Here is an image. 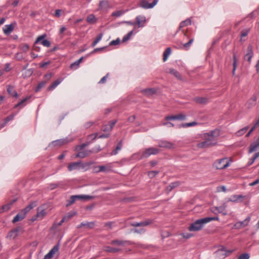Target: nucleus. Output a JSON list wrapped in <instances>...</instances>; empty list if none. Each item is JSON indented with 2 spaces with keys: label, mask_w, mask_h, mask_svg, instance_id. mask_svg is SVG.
I'll list each match as a JSON object with an SVG mask.
<instances>
[{
  "label": "nucleus",
  "mask_w": 259,
  "mask_h": 259,
  "mask_svg": "<svg viewBox=\"0 0 259 259\" xmlns=\"http://www.w3.org/2000/svg\"><path fill=\"white\" fill-rule=\"evenodd\" d=\"M220 132L214 130L204 134V141L199 143L197 147L199 148H207L214 146L217 144V138L219 136Z\"/></svg>",
  "instance_id": "1"
},
{
  "label": "nucleus",
  "mask_w": 259,
  "mask_h": 259,
  "mask_svg": "<svg viewBox=\"0 0 259 259\" xmlns=\"http://www.w3.org/2000/svg\"><path fill=\"white\" fill-rule=\"evenodd\" d=\"M219 218L218 217H207L199 219L193 223L191 224L189 227V230L190 231H198L202 229L204 224L207 223L211 221H218Z\"/></svg>",
  "instance_id": "2"
},
{
  "label": "nucleus",
  "mask_w": 259,
  "mask_h": 259,
  "mask_svg": "<svg viewBox=\"0 0 259 259\" xmlns=\"http://www.w3.org/2000/svg\"><path fill=\"white\" fill-rule=\"evenodd\" d=\"M160 152V150L154 147H150L147 148L142 152L140 159L148 158L151 155H156Z\"/></svg>",
  "instance_id": "3"
},
{
  "label": "nucleus",
  "mask_w": 259,
  "mask_h": 259,
  "mask_svg": "<svg viewBox=\"0 0 259 259\" xmlns=\"http://www.w3.org/2000/svg\"><path fill=\"white\" fill-rule=\"evenodd\" d=\"M229 162L227 158H223L216 160L213 164V166L217 169H222L227 168Z\"/></svg>",
  "instance_id": "4"
},
{
  "label": "nucleus",
  "mask_w": 259,
  "mask_h": 259,
  "mask_svg": "<svg viewBox=\"0 0 259 259\" xmlns=\"http://www.w3.org/2000/svg\"><path fill=\"white\" fill-rule=\"evenodd\" d=\"M24 232L23 229L22 227L19 226L16 228L11 230L8 234L7 238L9 239H14L16 238L19 234Z\"/></svg>",
  "instance_id": "5"
},
{
  "label": "nucleus",
  "mask_w": 259,
  "mask_h": 259,
  "mask_svg": "<svg viewBox=\"0 0 259 259\" xmlns=\"http://www.w3.org/2000/svg\"><path fill=\"white\" fill-rule=\"evenodd\" d=\"M46 215V209L44 206H40L37 209V213L31 220L32 221L38 220H40Z\"/></svg>",
  "instance_id": "6"
},
{
  "label": "nucleus",
  "mask_w": 259,
  "mask_h": 259,
  "mask_svg": "<svg viewBox=\"0 0 259 259\" xmlns=\"http://www.w3.org/2000/svg\"><path fill=\"white\" fill-rule=\"evenodd\" d=\"M185 36L187 37L189 39L188 41L184 44L181 43V45H179V46L177 47L178 49L188 50L189 49L192 43L193 42L194 39V37L189 36L186 33H185Z\"/></svg>",
  "instance_id": "7"
},
{
  "label": "nucleus",
  "mask_w": 259,
  "mask_h": 259,
  "mask_svg": "<svg viewBox=\"0 0 259 259\" xmlns=\"http://www.w3.org/2000/svg\"><path fill=\"white\" fill-rule=\"evenodd\" d=\"M158 147L168 149H174L176 148L174 143L166 140H160L158 141Z\"/></svg>",
  "instance_id": "8"
},
{
  "label": "nucleus",
  "mask_w": 259,
  "mask_h": 259,
  "mask_svg": "<svg viewBox=\"0 0 259 259\" xmlns=\"http://www.w3.org/2000/svg\"><path fill=\"white\" fill-rule=\"evenodd\" d=\"M46 37V34L39 36L35 40L34 44L36 45L37 44L40 43L45 47H49L51 45V43L49 40L44 39Z\"/></svg>",
  "instance_id": "9"
},
{
  "label": "nucleus",
  "mask_w": 259,
  "mask_h": 259,
  "mask_svg": "<svg viewBox=\"0 0 259 259\" xmlns=\"http://www.w3.org/2000/svg\"><path fill=\"white\" fill-rule=\"evenodd\" d=\"M158 0H154L152 3H149L145 0H142L140 2L139 5L144 9H150L155 6Z\"/></svg>",
  "instance_id": "10"
},
{
  "label": "nucleus",
  "mask_w": 259,
  "mask_h": 259,
  "mask_svg": "<svg viewBox=\"0 0 259 259\" xmlns=\"http://www.w3.org/2000/svg\"><path fill=\"white\" fill-rule=\"evenodd\" d=\"M253 55V47L252 45H249L247 48V53L244 57L245 60L248 62L249 64L251 63V58Z\"/></svg>",
  "instance_id": "11"
},
{
  "label": "nucleus",
  "mask_w": 259,
  "mask_h": 259,
  "mask_svg": "<svg viewBox=\"0 0 259 259\" xmlns=\"http://www.w3.org/2000/svg\"><path fill=\"white\" fill-rule=\"evenodd\" d=\"M59 249V244L55 245L50 251L44 256L42 259H51L53 255L58 252Z\"/></svg>",
  "instance_id": "12"
},
{
  "label": "nucleus",
  "mask_w": 259,
  "mask_h": 259,
  "mask_svg": "<svg viewBox=\"0 0 259 259\" xmlns=\"http://www.w3.org/2000/svg\"><path fill=\"white\" fill-rule=\"evenodd\" d=\"M250 221V217H247L244 221L237 222L235 225L234 227L236 229H241L242 227L248 226L249 221Z\"/></svg>",
  "instance_id": "13"
},
{
  "label": "nucleus",
  "mask_w": 259,
  "mask_h": 259,
  "mask_svg": "<svg viewBox=\"0 0 259 259\" xmlns=\"http://www.w3.org/2000/svg\"><path fill=\"white\" fill-rule=\"evenodd\" d=\"M111 244L114 245H118V246H124L126 244H133V242L127 240H113L111 241Z\"/></svg>",
  "instance_id": "14"
},
{
  "label": "nucleus",
  "mask_w": 259,
  "mask_h": 259,
  "mask_svg": "<svg viewBox=\"0 0 259 259\" xmlns=\"http://www.w3.org/2000/svg\"><path fill=\"white\" fill-rule=\"evenodd\" d=\"M78 152L76 155L75 158H83L85 157H87L89 156L91 154V151L90 150H81V151H77Z\"/></svg>",
  "instance_id": "15"
},
{
  "label": "nucleus",
  "mask_w": 259,
  "mask_h": 259,
  "mask_svg": "<svg viewBox=\"0 0 259 259\" xmlns=\"http://www.w3.org/2000/svg\"><path fill=\"white\" fill-rule=\"evenodd\" d=\"M95 226V223L93 222H82L80 225L77 226V229L84 227L87 229H93Z\"/></svg>",
  "instance_id": "16"
},
{
  "label": "nucleus",
  "mask_w": 259,
  "mask_h": 259,
  "mask_svg": "<svg viewBox=\"0 0 259 259\" xmlns=\"http://www.w3.org/2000/svg\"><path fill=\"white\" fill-rule=\"evenodd\" d=\"M257 97L253 95L250 99H249L246 103V106L248 108H251L256 104Z\"/></svg>",
  "instance_id": "17"
},
{
  "label": "nucleus",
  "mask_w": 259,
  "mask_h": 259,
  "mask_svg": "<svg viewBox=\"0 0 259 259\" xmlns=\"http://www.w3.org/2000/svg\"><path fill=\"white\" fill-rule=\"evenodd\" d=\"M232 251H226L224 248L215 251V253L219 256H223L224 257L229 255Z\"/></svg>",
  "instance_id": "18"
},
{
  "label": "nucleus",
  "mask_w": 259,
  "mask_h": 259,
  "mask_svg": "<svg viewBox=\"0 0 259 259\" xmlns=\"http://www.w3.org/2000/svg\"><path fill=\"white\" fill-rule=\"evenodd\" d=\"M14 25L13 23L6 25L5 27L3 28V31L6 35H9L14 29Z\"/></svg>",
  "instance_id": "19"
},
{
  "label": "nucleus",
  "mask_w": 259,
  "mask_h": 259,
  "mask_svg": "<svg viewBox=\"0 0 259 259\" xmlns=\"http://www.w3.org/2000/svg\"><path fill=\"white\" fill-rule=\"evenodd\" d=\"M180 185L179 182H175L170 183L165 189V191L167 193H169L170 191L172 190L174 188L178 187Z\"/></svg>",
  "instance_id": "20"
},
{
  "label": "nucleus",
  "mask_w": 259,
  "mask_h": 259,
  "mask_svg": "<svg viewBox=\"0 0 259 259\" xmlns=\"http://www.w3.org/2000/svg\"><path fill=\"white\" fill-rule=\"evenodd\" d=\"M136 24L138 25L139 27H143L146 22L145 17L141 16H137L136 17Z\"/></svg>",
  "instance_id": "21"
},
{
  "label": "nucleus",
  "mask_w": 259,
  "mask_h": 259,
  "mask_svg": "<svg viewBox=\"0 0 259 259\" xmlns=\"http://www.w3.org/2000/svg\"><path fill=\"white\" fill-rule=\"evenodd\" d=\"M7 90L9 94L11 95L13 97H17L18 94L16 91L14 89V87L10 85L7 86Z\"/></svg>",
  "instance_id": "22"
},
{
  "label": "nucleus",
  "mask_w": 259,
  "mask_h": 259,
  "mask_svg": "<svg viewBox=\"0 0 259 259\" xmlns=\"http://www.w3.org/2000/svg\"><path fill=\"white\" fill-rule=\"evenodd\" d=\"M63 80L62 78H58L54 81L48 88V90L52 91L56 88Z\"/></svg>",
  "instance_id": "23"
},
{
  "label": "nucleus",
  "mask_w": 259,
  "mask_h": 259,
  "mask_svg": "<svg viewBox=\"0 0 259 259\" xmlns=\"http://www.w3.org/2000/svg\"><path fill=\"white\" fill-rule=\"evenodd\" d=\"M245 196L242 195H234L232 196L231 198L229 199V201L233 202H238L239 201H242V200H240L241 199L244 198Z\"/></svg>",
  "instance_id": "24"
},
{
  "label": "nucleus",
  "mask_w": 259,
  "mask_h": 259,
  "mask_svg": "<svg viewBox=\"0 0 259 259\" xmlns=\"http://www.w3.org/2000/svg\"><path fill=\"white\" fill-rule=\"evenodd\" d=\"M25 217V215H24V213L22 212V211H21L19 213H18L13 219L12 222L13 223H15L17 222L20 221L22 220Z\"/></svg>",
  "instance_id": "25"
},
{
  "label": "nucleus",
  "mask_w": 259,
  "mask_h": 259,
  "mask_svg": "<svg viewBox=\"0 0 259 259\" xmlns=\"http://www.w3.org/2000/svg\"><path fill=\"white\" fill-rule=\"evenodd\" d=\"M70 141L67 139H60L52 142V144L55 146H61L69 143Z\"/></svg>",
  "instance_id": "26"
},
{
  "label": "nucleus",
  "mask_w": 259,
  "mask_h": 259,
  "mask_svg": "<svg viewBox=\"0 0 259 259\" xmlns=\"http://www.w3.org/2000/svg\"><path fill=\"white\" fill-rule=\"evenodd\" d=\"M121 249L116 248V247H112L110 246H105L104 247V250L108 252H112V253H115L121 251Z\"/></svg>",
  "instance_id": "27"
},
{
  "label": "nucleus",
  "mask_w": 259,
  "mask_h": 259,
  "mask_svg": "<svg viewBox=\"0 0 259 259\" xmlns=\"http://www.w3.org/2000/svg\"><path fill=\"white\" fill-rule=\"evenodd\" d=\"M36 206V203L35 202H32L30 203L27 207H26L24 209H22L21 211L24 215H26V214L31 209H32L34 206Z\"/></svg>",
  "instance_id": "28"
},
{
  "label": "nucleus",
  "mask_w": 259,
  "mask_h": 259,
  "mask_svg": "<svg viewBox=\"0 0 259 259\" xmlns=\"http://www.w3.org/2000/svg\"><path fill=\"white\" fill-rule=\"evenodd\" d=\"M142 93L146 96H151L156 93V90L153 88L146 89L142 90Z\"/></svg>",
  "instance_id": "29"
},
{
  "label": "nucleus",
  "mask_w": 259,
  "mask_h": 259,
  "mask_svg": "<svg viewBox=\"0 0 259 259\" xmlns=\"http://www.w3.org/2000/svg\"><path fill=\"white\" fill-rule=\"evenodd\" d=\"M194 100L197 103L204 104L208 102V99L205 97H195Z\"/></svg>",
  "instance_id": "30"
},
{
  "label": "nucleus",
  "mask_w": 259,
  "mask_h": 259,
  "mask_svg": "<svg viewBox=\"0 0 259 259\" xmlns=\"http://www.w3.org/2000/svg\"><path fill=\"white\" fill-rule=\"evenodd\" d=\"M76 196L75 199L76 200H90L93 198V196L85 195H74Z\"/></svg>",
  "instance_id": "31"
},
{
  "label": "nucleus",
  "mask_w": 259,
  "mask_h": 259,
  "mask_svg": "<svg viewBox=\"0 0 259 259\" xmlns=\"http://www.w3.org/2000/svg\"><path fill=\"white\" fill-rule=\"evenodd\" d=\"M169 73L175 76L177 79L180 80H182L183 78L180 73L175 69L170 68L169 69Z\"/></svg>",
  "instance_id": "32"
},
{
  "label": "nucleus",
  "mask_w": 259,
  "mask_h": 259,
  "mask_svg": "<svg viewBox=\"0 0 259 259\" xmlns=\"http://www.w3.org/2000/svg\"><path fill=\"white\" fill-rule=\"evenodd\" d=\"M30 97H26L25 98L23 99L22 100H21L20 102H19L18 103L16 104L14 106V108H16L17 107H20V108H22L23 107L25 106L26 105V102L30 99Z\"/></svg>",
  "instance_id": "33"
},
{
  "label": "nucleus",
  "mask_w": 259,
  "mask_h": 259,
  "mask_svg": "<svg viewBox=\"0 0 259 259\" xmlns=\"http://www.w3.org/2000/svg\"><path fill=\"white\" fill-rule=\"evenodd\" d=\"M80 162H75L70 163L68 165V169L69 171L73 170L76 168L80 164Z\"/></svg>",
  "instance_id": "34"
},
{
  "label": "nucleus",
  "mask_w": 259,
  "mask_h": 259,
  "mask_svg": "<svg viewBox=\"0 0 259 259\" xmlns=\"http://www.w3.org/2000/svg\"><path fill=\"white\" fill-rule=\"evenodd\" d=\"M122 147V141H121L118 143L116 148L115 149H114L112 151V152L111 153V154H110L111 155H114L117 154L118 152L121 149Z\"/></svg>",
  "instance_id": "35"
},
{
  "label": "nucleus",
  "mask_w": 259,
  "mask_h": 259,
  "mask_svg": "<svg viewBox=\"0 0 259 259\" xmlns=\"http://www.w3.org/2000/svg\"><path fill=\"white\" fill-rule=\"evenodd\" d=\"M258 148L259 145L256 142H254L250 145L248 152L250 153H252L253 152L256 151Z\"/></svg>",
  "instance_id": "36"
},
{
  "label": "nucleus",
  "mask_w": 259,
  "mask_h": 259,
  "mask_svg": "<svg viewBox=\"0 0 259 259\" xmlns=\"http://www.w3.org/2000/svg\"><path fill=\"white\" fill-rule=\"evenodd\" d=\"M171 48L168 47L167 48L164 52L163 54V60L164 62L166 61L168 57L171 53Z\"/></svg>",
  "instance_id": "37"
},
{
  "label": "nucleus",
  "mask_w": 259,
  "mask_h": 259,
  "mask_svg": "<svg viewBox=\"0 0 259 259\" xmlns=\"http://www.w3.org/2000/svg\"><path fill=\"white\" fill-rule=\"evenodd\" d=\"M233 68L232 73L233 75H234L235 70L237 68V59L236 57V55L235 53H233Z\"/></svg>",
  "instance_id": "38"
},
{
  "label": "nucleus",
  "mask_w": 259,
  "mask_h": 259,
  "mask_svg": "<svg viewBox=\"0 0 259 259\" xmlns=\"http://www.w3.org/2000/svg\"><path fill=\"white\" fill-rule=\"evenodd\" d=\"M91 144V142L88 141L86 143H83L81 145H77L75 147L76 151H81L83 150L85 147L88 146Z\"/></svg>",
  "instance_id": "39"
},
{
  "label": "nucleus",
  "mask_w": 259,
  "mask_h": 259,
  "mask_svg": "<svg viewBox=\"0 0 259 259\" xmlns=\"http://www.w3.org/2000/svg\"><path fill=\"white\" fill-rule=\"evenodd\" d=\"M153 223V220L152 219H147L144 221L140 222V227H145L151 225Z\"/></svg>",
  "instance_id": "40"
},
{
  "label": "nucleus",
  "mask_w": 259,
  "mask_h": 259,
  "mask_svg": "<svg viewBox=\"0 0 259 259\" xmlns=\"http://www.w3.org/2000/svg\"><path fill=\"white\" fill-rule=\"evenodd\" d=\"M225 209V206H220V207H215L214 208H212V211L214 213H215L216 212L218 213H222L223 212Z\"/></svg>",
  "instance_id": "41"
},
{
  "label": "nucleus",
  "mask_w": 259,
  "mask_h": 259,
  "mask_svg": "<svg viewBox=\"0 0 259 259\" xmlns=\"http://www.w3.org/2000/svg\"><path fill=\"white\" fill-rule=\"evenodd\" d=\"M103 35V33H101L97 36V37L92 44V47H94L98 43V42L102 39Z\"/></svg>",
  "instance_id": "42"
},
{
  "label": "nucleus",
  "mask_w": 259,
  "mask_h": 259,
  "mask_svg": "<svg viewBox=\"0 0 259 259\" xmlns=\"http://www.w3.org/2000/svg\"><path fill=\"white\" fill-rule=\"evenodd\" d=\"M98 136V133H94L93 134H91L88 136L87 137V140L89 141V142H91V143L95 140Z\"/></svg>",
  "instance_id": "43"
},
{
  "label": "nucleus",
  "mask_w": 259,
  "mask_h": 259,
  "mask_svg": "<svg viewBox=\"0 0 259 259\" xmlns=\"http://www.w3.org/2000/svg\"><path fill=\"white\" fill-rule=\"evenodd\" d=\"M191 24V20L189 19H186L185 21H182L180 25L179 28L184 27L186 26Z\"/></svg>",
  "instance_id": "44"
},
{
  "label": "nucleus",
  "mask_w": 259,
  "mask_h": 259,
  "mask_svg": "<svg viewBox=\"0 0 259 259\" xmlns=\"http://www.w3.org/2000/svg\"><path fill=\"white\" fill-rule=\"evenodd\" d=\"M248 129V126H245L244 128L239 130L237 133L236 135L237 136H241L244 135Z\"/></svg>",
  "instance_id": "45"
},
{
  "label": "nucleus",
  "mask_w": 259,
  "mask_h": 259,
  "mask_svg": "<svg viewBox=\"0 0 259 259\" xmlns=\"http://www.w3.org/2000/svg\"><path fill=\"white\" fill-rule=\"evenodd\" d=\"M159 172L158 170H152L148 172V175L150 178H153L155 176L158 174Z\"/></svg>",
  "instance_id": "46"
},
{
  "label": "nucleus",
  "mask_w": 259,
  "mask_h": 259,
  "mask_svg": "<svg viewBox=\"0 0 259 259\" xmlns=\"http://www.w3.org/2000/svg\"><path fill=\"white\" fill-rule=\"evenodd\" d=\"M75 197H76L74 196V195L71 196L70 199L67 201L66 205L68 206L74 203L76 201Z\"/></svg>",
  "instance_id": "47"
},
{
  "label": "nucleus",
  "mask_w": 259,
  "mask_h": 259,
  "mask_svg": "<svg viewBox=\"0 0 259 259\" xmlns=\"http://www.w3.org/2000/svg\"><path fill=\"white\" fill-rule=\"evenodd\" d=\"M15 114H12L10 115L7 116L5 119H4V124L6 125L7 122H8L9 121L12 120L13 119Z\"/></svg>",
  "instance_id": "48"
},
{
  "label": "nucleus",
  "mask_w": 259,
  "mask_h": 259,
  "mask_svg": "<svg viewBox=\"0 0 259 259\" xmlns=\"http://www.w3.org/2000/svg\"><path fill=\"white\" fill-rule=\"evenodd\" d=\"M98 168V171H108L110 170V168L105 165L99 166Z\"/></svg>",
  "instance_id": "49"
},
{
  "label": "nucleus",
  "mask_w": 259,
  "mask_h": 259,
  "mask_svg": "<svg viewBox=\"0 0 259 259\" xmlns=\"http://www.w3.org/2000/svg\"><path fill=\"white\" fill-rule=\"evenodd\" d=\"M11 206V205L9 203L3 205L2 208L0 209V213L2 212L3 211L8 210L10 208Z\"/></svg>",
  "instance_id": "50"
},
{
  "label": "nucleus",
  "mask_w": 259,
  "mask_h": 259,
  "mask_svg": "<svg viewBox=\"0 0 259 259\" xmlns=\"http://www.w3.org/2000/svg\"><path fill=\"white\" fill-rule=\"evenodd\" d=\"M249 31H250V29H249V28H246V29H244L242 30L241 32V37H243L246 36L248 35Z\"/></svg>",
  "instance_id": "51"
},
{
  "label": "nucleus",
  "mask_w": 259,
  "mask_h": 259,
  "mask_svg": "<svg viewBox=\"0 0 259 259\" xmlns=\"http://www.w3.org/2000/svg\"><path fill=\"white\" fill-rule=\"evenodd\" d=\"M46 83L47 82L45 80L40 82L36 88V92L39 91L42 87L45 86Z\"/></svg>",
  "instance_id": "52"
},
{
  "label": "nucleus",
  "mask_w": 259,
  "mask_h": 259,
  "mask_svg": "<svg viewBox=\"0 0 259 259\" xmlns=\"http://www.w3.org/2000/svg\"><path fill=\"white\" fill-rule=\"evenodd\" d=\"M133 31H131L130 32H129L127 35H125L123 38H122V41L123 42H125L127 40H128L131 37V36H132V35L133 34Z\"/></svg>",
  "instance_id": "53"
},
{
  "label": "nucleus",
  "mask_w": 259,
  "mask_h": 259,
  "mask_svg": "<svg viewBox=\"0 0 259 259\" xmlns=\"http://www.w3.org/2000/svg\"><path fill=\"white\" fill-rule=\"evenodd\" d=\"M197 124V123L196 122H189V123H183L181 125V126L184 127H189V126L195 125Z\"/></svg>",
  "instance_id": "54"
},
{
  "label": "nucleus",
  "mask_w": 259,
  "mask_h": 259,
  "mask_svg": "<svg viewBox=\"0 0 259 259\" xmlns=\"http://www.w3.org/2000/svg\"><path fill=\"white\" fill-rule=\"evenodd\" d=\"M80 64H79V63H78L77 62V61H75L74 62L72 63L71 65H70V68L71 69H76L77 68H78V67H79V65Z\"/></svg>",
  "instance_id": "55"
},
{
  "label": "nucleus",
  "mask_w": 259,
  "mask_h": 259,
  "mask_svg": "<svg viewBox=\"0 0 259 259\" xmlns=\"http://www.w3.org/2000/svg\"><path fill=\"white\" fill-rule=\"evenodd\" d=\"M186 119V116L183 114L176 115V120H184Z\"/></svg>",
  "instance_id": "56"
},
{
  "label": "nucleus",
  "mask_w": 259,
  "mask_h": 259,
  "mask_svg": "<svg viewBox=\"0 0 259 259\" xmlns=\"http://www.w3.org/2000/svg\"><path fill=\"white\" fill-rule=\"evenodd\" d=\"M250 255L248 253H245L241 254L238 258V259H249Z\"/></svg>",
  "instance_id": "57"
},
{
  "label": "nucleus",
  "mask_w": 259,
  "mask_h": 259,
  "mask_svg": "<svg viewBox=\"0 0 259 259\" xmlns=\"http://www.w3.org/2000/svg\"><path fill=\"white\" fill-rule=\"evenodd\" d=\"M95 17L94 15H91L88 16L87 18V21L90 23H93L94 22Z\"/></svg>",
  "instance_id": "58"
},
{
  "label": "nucleus",
  "mask_w": 259,
  "mask_h": 259,
  "mask_svg": "<svg viewBox=\"0 0 259 259\" xmlns=\"http://www.w3.org/2000/svg\"><path fill=\"white\" fill-rule=\"evenodd\" d=\"M52 75H53V74L52 73H47V74H45L44 76L45 81L47 82L48 81L50 80Z\"/></svg>",
  "instance_id": "59"
},
{
  "label": "nucleus",
  "mask_w": 259,
  "mask_h": 259,
  "mask_svg": "<svg viewBox=\"0 0 259 259\" xmlns=\"http://www.w3.org/2000/svg\"><path fill=\"white\" fill-rule=\"evenodd\" d=\"M120 40L119 38H117L116 40H113L109 43V46L117 45L119 44Z\"/></svg>",
  "instance_id": "60"
},
{
  "label": "nucleus",
  "mask_w": 259,
  "mask_h": 259,
  "mask_svg": "<svg viewBox=\"0 0 259 259\" xmlns=\"http://www.w3.org/2000/svg\"><path fill=\"white\" fill-rule=\"evenodd\" d=\"M102 130L103 132H110L111 127H109V124H106L102 127Z\"/></svg>",
  "instance_id": "61"
},
{
  "label": "nucleus",
  "mask_w": 259,
  "mask_h": 259,
  "mask_svg": "<svg viewBox=\"0 0 259 259\" xmlns=\"http://www.w3.org/2000/svg\"><path fill=\"white\" fill-rule=\"evenodd\" d=\"M29 48V46L27 44H23L22 45L21 50L24 52H26Z\"/></svg>",
  "instance_id": "62"
},
{
  "label": "nucleus",
  "mask_w": 259,
  "mask_h": 259,
  "mask_svg": "<svg viewBox=\"0 0 259 259\" xmlns=\"http://www.w3.org/2000/svg\"><path fill=\"white\" fill-rule=\"evenodd\" d=\"M108 5V3L107 1H102L100 3V7L101 8H105Z\"/></svg>",
  "instance_id": "63"
},
{
  "label": "nucleus",
  "mask_w": 259,
  "mask_h": 259,
  "mask_svg": "<svg viewBox=\"0 0 259 259\" xmlns=\"http://www.w3.org/2000/svg\"><path fill=\"white\" fill-rule=\"evenodd\" d=\"M102 150V149L100 148V146H98L97 147L93 148L92 150H91V153H98V152Z\"/></svg>",
  "instance_id": "64"
}]
</instances>
